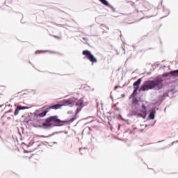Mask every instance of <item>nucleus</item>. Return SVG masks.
I'll list each match as a JSON object with an SVG mask.
<instances>
[{
	"mask_svg": "<svg viewBox=\"0 0 178 178\" xmlns=\"http://www.w3.org/2000/svg\"><path fill=\"white\" fill-rule=\"evenodd\" d=\"M163 88V80L157 79L155 81L149 80L145 81L140 87L142 91H148V90H162Z\"/></svg>",
	"mask_w": 178,
	"mask_h": 178,
	"instance_id": "obj_1",
	"label": "nucleus"
},
{
	"mask_svg": "<svg viewBox=\"0 0 178 178\" xmlns=\"http://www.w3.org/2000/svg\"><path fill=\"white\" fill-rule=\"evenodd\" d=\"M75 120L76 116L73 117L71 120L68 121L60 120V119L58 118V116H51L47 118L45 120V122L42 124V126L44 127H51V126H52V124H51V122H54V123H56V124H58V126H63L66 123H73V122H74Z\"/></svg>",
	"mask_w": 178,
	"mask_h": 178,
	"instance_id": "obj_2",
	"label": "nucleus"
},
{
	"mask_svg": "<svg viewBox=\"0 0 178 178\" xmlns=\"http://www.w3.org/2000/svg\"><path fill=\"white\" fill-rule=\"evenodd\" d=\"M82 54L84 55L86 59H88V60L91 62L92 65H94V63H97V62H98L97 58H95V56L91 54V51L88 50H83L82 51Z\"/></svg>",
	"mask_w": 178,
	"mask_h": 178,
	"instance_id": "obj_3",
	"label": "nucleus"
},
{
	"mask_svg": "<svg viewBox=\"0 0 178 178\" xmlns=\"http://www.w3.org/2000/svg\"><path fill=\"white\" fill-rule=\"evenodd\" d=\"M60 108H62V105H60V104H54L53 106H49V107H47L46 108V111L39 113L38 115V118H44V116H46L47 115V113L49 112L50 109L56 110V109H60Z\"/></svg>",
	"mask_w": 178,
	"mask_h": 178,
	"instance_id": "obj_4",
	"label": "nucleus"
},
{
	"mask_svg": "<svg viewBox=\"0 0 178 178\" xmlns=\"http://www.w3.org/2000/svg\"><path fill=\"white\" fill-rule=\"evenodd\" d=\"M74 102H76V98L74 97H72V98H70L67 100H64L63 102V104H60L61 105V106H72V105H74Z\"/></svg>",
	"mask_w": 178,
	"mask_h": 178,
	"instance_id": "obj_5",
	"label": "nucleus"
},
{
	"mask_svg": "<svg viewBox=\"0 0 178 178\" xmlns=\"http://www.w3.org/2000/svg\"><path fill=\"white\" fill-rule=\"evenodd\" d=\"M83 104H84V100L82 98H81L77 101V102L75 103L76 106L79 107V108H78L76 110L75 116L77 115V113H79V112H80V111H81V108H83Z\"/></svg>",
	"mask_w": 178,
	"mask_h": 178,
	"instance_id": "obj_6",
	"label": "nucleus"
},
{
	"mask_svg": "<svg viewBox=\"0 0 178 178\" xmlns=\"http://www.w3.org/2000/svg\"><path fill=\"white\" fill-rule=\"evenodd\" d=\"M142 81L143 80L141 79V78H140L137 80V81L134 83L133 84L134 88V94L137 92V91L138 90V87H140V84H141Z\"/></svg>",
	"mask_w": 178,
	"mask_h": 178,
	"instance_id": "obj_7",
	"label": "nucleus"
},
{
	"mask_svg": "<svg viewBox=\"0 0 178 178\" xmlns=\"http://www.w3.org/2000/svg\"><path fill=\"white\" fill-rule=\"evenodd\" d=\"M142 9L143 10H144V12H147V10H150L151 4H149V3H148L147 1H144L143 3Z\"/></svg>",
	"mask_w": 178,
	"mask_h": 178,
	"instance_id": "obj_8",
	"label": "nucleus"
},
{
	"mask_svg": "<svg viewBox=\"0 0 178 178\" xmlns=\"http://www.w3.org/2000/svg\"><path fill=\"white\" fill-rule=\"evenodd\" d=\"M24 109H27V107L26 106H17L15 113H14V115L15 116H17V115H19V111H22V110H24Z\"/></svg>",
	"mask_w": 178,
	"mask_h": 178,
	"instance_id": "obj_9",
	"label": "nucleus"
},
{
	"mask_svg": "<svg viewBox=\"0 0 178 178\" xmlns=\"http://www.w3.org/2000/svg\"><path fill=\"white\" fill-rule=\"evenodd\" d=\"M40 145H38V143L36 142H33V143L31 144V145L29 146V148L31 149V152H33V151H35V149H37L38 147H39Z\"/></svg>",
	"mask_w": 178,
	"mask_h": 178,
	"instance_id": "obj_10",
	"label": "nucleus"
},
{
	"mask_svg": "<svg viewBox=\"0 0 178 178\" xmlns=\"http://www.w3.org/2000/svg\"><path fill=\"white\" fill-rule=\"evenodd\" d=\"M100 2H102V3H103V5H105L106 6H108L109 3H108V1L106 0H99Z\"/></svg>",
	"mask_w": 178,
	"mask_h": 178,
	"instance_id": "obj_11",
	"label": "nucleus"
},
{
	"mask_svg": "<svg viewBox=\"0 0 178 178\" xmlns=\"http://www.w3.org/2000/svg\"><path fill=\"white\" fill-rule=\"evenodd\" d=\"M170 74H172V76H178V70L171 72Z\"/></svg>",
	"mask_w": 178,
	"mask_h": 178,
	"instance_id": "obj_12",
	"label": "nucleus"
},
{
	"mask_svg": "<svg viewBox=\"0 0 178 178\" xmlns=\"http://www.w3.org/2000/svg\"><path fill=\"white\" fill-rule=\"evenodd\" d=\"M44 52H47V51H44V50H37L35 51V54H44Z\"/></svg>",
	"mask_w": 178,
	"mask_h": 178,
	"instance_id": "obj_13",
	"label": "nucleus"
},
{
	"mask_svg": "<svg viewBox=\"0 0 178 178\" xmlns=\"http://www.w3.org/2000/svg\"><path fill=\"white\" fill-rule=\"evenodd\" d=\"M142 109H143V113H145L147 112V107L145 105H142Z\"/></svg>",
	"mask_w": 178,
	"mask_h": 178,
	"instance_id": "obj_14",
	"label": "nucleus"
},
{
	"mask_svg": "<svg viewBox=\"0 0 178 178\" xmlns=\"http://www.w3.org/2000/svg\"><path fill=\"white\" fill-rule=\"evenodd\" d=\"M154 116H155V114H154L153 112H152V113L149 114V118H150V119H154Z\"/></svg>",
	"mask_w": 178,
	"mask_h": 178,
	"instance_id": "obj_15",
	"label": "nucleus"
},
{
	"mask_svg": "<svg viewBox=\"0 0 178 178\" xmlns=\"http://www.w3.org/2000/svg\"><path fill=\"white\" fill-rule=\"evenodd\" d=\"M51 37H54V38H56L57 40H61V38L59 37V36H56V35H51Z\"/></svg>",
	"mask_w": 178,
	"mask_h": 178,
	"instance_id": "obj_16",
	"label": "nucleus"
},
{
	"mask_svg": "<svg viewBox=\"0 0 178 178\" xmlns=\"http://www.w3.org/2000/svg\"><path fill=\"white\" fill-rule=\"evenodd\" d=\"M25 158H29V159H30L31 158V156H25Z\"/></svg>",
	"mask_w": 178,
	"mask_h": 178,
	"instance_id": "obj_17",
	"label": "nucleus"
},
{
	"mask_svg": "<svg viewBox=\"0 0 178 178\" xmlns=\"http://www.w3.org/2000/svg\"><path fill=\"white\" fill-rule=\"evenodd\" d=\"M175 143H178V140H176V141H175V142H172V145H173V144H175Z\"/></svg>",
	"mask_w": 178,
	"mask_h": 178,
	"instance_id": "obj_18",
	"label": "nucleus"
}]
</instances>
